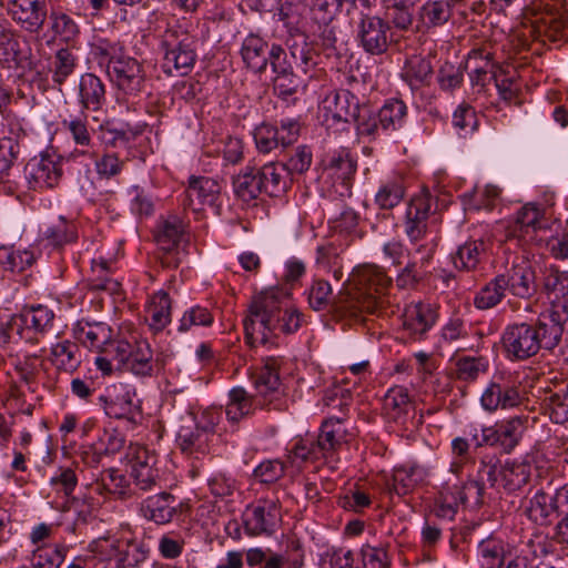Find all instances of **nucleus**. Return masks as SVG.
I'll use <instances>...</instances> for the list:
<instances>
[{
  "label": "nucleus",
  "mask_w": 568,
  "mask_h": 568,
  "mask_svg": "<svg viewBox=\"0 0 568 568\" xmlns=\"http://www.w3.org/2000/svg\"><path fill=\"white\" fill-rule=\"evenodd\" d=\"M171 298L164 291L153 294L149 305L150 327L160 332L171 322Z\"/></svg>",
  "instance_id": "obj_42"
},
{
  "label": "nucleus",
  "mask_w": 568,
  "mask_h": 568,
  "mask_svg": "<svg viewBox=\"0 0 568 568\" xmlns=\"http://www.w3.org/2000/svg\"><path fill=\"white\" fill-rule=\"evenodd\" d=\"M104 413L115 419H126L136 424L141 417V407L133 403V395L123 385L112 386L99 397Z\"/></svg>",
  "instance_id": "obj_19"
},
{
  "label": "nucleus",
  "mask_w": 568,
  "mask_h": 568,
  "mask_svg": "<svg viewBox=\"0 0 568 568\" xmlns=\"http://www.w3.org/2000/svg\"><path fill=\"white\" fill-rule=\"evenodd\" d=\"M438 314L430 304L418 303L406 310L403 328L413 341H423L437 322Z\"/></svg>",
  "instance_id": "obj_26"
},
{
  "label": "nucleus",
  "mask_w": 568,
  "mask_h": 568,
  "mask_svg": "<svg viewBox=\"0 0 568 568\" xmlns=\"http://www.w3.org/2000/svg\"><path fill=\"white\" fill-rule=\"evenodd\" d=\"M343 428L339 418H328L323 422L321 433L317 436L315 444L317 450L321 452L323 459L333 460L336 452L343 443Z\"/></svg>",
  "instance_id": "obj_32"
},
{
  "label": "nucleus",
  "mask_w": 568,
  "mask_h": 568,
  "mask_svg": "<svg viewBox=\"0 0 568 568\" xmlns=\"http://www.w3.org/2000/svg\"><path fill=\"white\" fill-rule=\"evenodd\" d=\"M255 170L261 181V187L266 195L278 196L286 191L285 172L278 162H270L260 168L255 166Z\"/></svg>",
  "instance_id": "obj_39"
},
{
  "label": "nucleus",
  "mask_w": 568,
  "mask_h": 568,
  "mask_svg": "<svg viewBox=\"0 0 568 568\" xmlns=\"http://www.w3.org/2000/svg\"><path fill=\"white\" fill-rule=\"evenodd\" d=\"M530 33L542 42H557L568 38V21L562 14L545 12L531 22Z\"/></svg>",
  "instance_id": "obj_28"
},
{
  "label": "nucleus",
  "mask_w": 568,
  "mask_h": 568,
  "mask_svg": "<svg viewBox=\"0 0 568 568\" xmlns=\"http://www.w3.org/2000/svg\"><path fill=\"white\" fill-rule=\"evenodd\" d=\"M361 557L364 568H388L390 560L383 546L365 544L361 548Z\"/></svg>",
  "instance_id": "obj_62"
},
{
  "label": "nucleus",
  "mask_w": 568,
  "mask_h": 568,
  "mask_svg": "<svg viewBox=\"0 0 568 568\" xmlns=\"http://www.w3.org/2000/svg\"><path fill=\"white\" fill-rule=\"evenodd\" d=\"M130 478L136 489L149 491L160 488V471L156 468V456L145 447H138L130 460Z\"/></svg>",
  "instance_id": "obj_20"
},
{
  "label": "nucleus",
  "mask_w": 568,
  "mask_h": 568,
  "mask_svg": "<svg viewBox=\"0 0 568 568\" xmlns=\"http://www.w3.org/2000/svg\"><path fill=\"white\" fill-rule=\"evenodd\" d=\"M8 11L23 30L31 33L40 32L48 17L45 0H9Z\"/></svg>",
  "instance_id": "obj_21"
},
{
  "label": "nucleus",
  "mask_w": 568,
  "mask_h": 568,
  "mask_svg": "<svg viewBox=\"0 0 568 568\" xmlns=\"http://www.w3.org/2000/svg\"><path fill=\"white\" fill-rule=\"evenodd\" d=\"M74 335L84 346L101 353L105 344L111 341L112 328L102 322H78Z\"/></svg>",
  "instance_id": "obj_33"
},
{
  "label": "nucleus",
  "mask_w": 568,
  "mask_h": 568,
  "mask_svg": "<svg viewBox=\"0 0 568 568\" xmlns=\"http://www.w3.org/2000/svg\"><path fill=\"white\" fill-rule=\"evenodd\" d=\"M240 53L247 69L262 73L270 61L271 45L258 34L250 33L244 38Z\"/></svg>",
  "instance_id": "obj_29"
},
{
  "label": "nucleus",
  "mask_w": 568,
  "mask_h": 568,
  "mask_svg": "<svg viewBox=\"0 0 568 568\" xmlns=\"http://www.w3.org/2000/svg\"><path fill=\"white\" fill-rule=\"evenodd\" d=\"M182 507V503L170 493L149 496L140 505L141 515L156 525H165L173 520Z\"/></svg>",
  "instance_id": "obj_25"
},
{
  "label": "nucleus",
  "mask_w": 568,
  "mask_h": 568,
  "mask_svg": "<svg viewBox=\"0 0 568 568\" xmlns=\"http://www.w3.org/2000/svg\"><path fill=\"white\" fill-rule=\"evenodd\" d=\"M500 275L504 277L507 292L511 295L524 300L536 295L538 290L536 273L529 262L514 264Z\"/></svg>",
  "instance_id": "obj_24"
},
{
  "label": "nucleus",
  "mask_w": 568,
  "mask_h": 568,
  "mask_svg": "<svg viewBox=\"0 0 568 568\" xmlns=\"http://www.w3.org/2000/svg\"><path fill=\"white\" fill-rule=\"evenodd\" d=\"M20 154V143L16 138L0 139V182H3Z\"/></svg>",
  "instance_id": "obj_54"
},
{
  "label": "nucleus",
  "mask_w": 568,
  "mask_h": 568,
  "mask_svg": "<svg viewBox=\"0 0 568 568\" xmlns=\"http://www.w3.org/2000/svg\"><path fill=\"white\" fill-rule=\"evenodd\" d=\"M558 509L559 505L555 496H549L544 489H539L528 500L524 513L534 524L546 526L550 523V515Z\"/></svg>",
  "instance_id": "obj_34"
},
{
  "label": "nucleus",
  "mask_w": 568,
  "mask_h": 568,
  "mask_svg": "<svg viewBox=\"0 0 568 568\" xmlns=\"http://www.w3.org/2000/svg\"><path fill=\"white\" fill-rule=\"evenodd\" d=\"M506 292L504 277L498 274L478 291L474 298V305L478 310L493 308L503 301Z\"/></svg>",
  "instance_id": "obj_43"
},
{
  "label": "nucleus",
  "mask_w": 568,
  "mask_h": 568,
  "mask_svg": "<svg viewBox=\"0 0 568 568\" xmlns=\"http://www.w3.org/2000/svg\"><path fill=\"white\" fill-rule=\"evenodd\" d=\"M432 206L433 197L426 190L410 199L405 215V233L412 242L423 239L426 234Z\"/></svg>",
  "instance_id": "obj_23"
},
{
  "label": "nucleus",
  "mask_w": 568,
  "mask_h": 568,
  "mask_svg": "<svg viewBox=\"0 0 568 568\" xmlns=\"http://www.w3.org/2000/svg\"><path fill=\"white\" fill-rule=\"evenodd\" d=\"M353 285H344L334 296L331 284L314 280L307 291V301L316 312L327 311L338 318L359 321L364 314L382 315L389 306L388 290L393 284L386 272L372 264L353 272Z\"/></svg>",
  "instance_id": "obj_1"
},
{
  "label": "nucleus",
  "mask_w": 568,
  "mask_h": 568,
  "mask_svg": "<svg viewBox=\"0 0 568 568\" xmlns=\"http://www.w3.org/2000/svg\"><path fill=\"white\" fill-rule=\"evenodd\" d=\"M256 409L284 410V406H273L256 393L248 394L243 387H234L229 393V403L225 407V415L229 422L237 424L240 420L254 415Z\"/></svg>",
  "instance_id": "obj_18"
},
{
  "label": "nucleus",
  "mask_w": 568,
  "mask_h": 568,
  "mask_svg": "<svg viewBox=\"0 0 568 568\" xmlns=\"http://www.w3.org/2000/svg\"><path fill=\"white\" fill-rule=\"evenodd\" d=\"M108 74L119 94L126 102L135 103L146 91V77L143 65L128 55H112L108 63Z\"/></svg>",
  "instance_id": "obj_8"
},
{
  "label": "nucleus",
  "mask_w": 568,
  "mask_h": 568,
  "mask_svg": "<svg viewBox=\"0 0 568 568\" xmlns=\"http://www.w3.org/2000/svg\"><path fill=\"white\" fill-rule=\"evenodd\" d=\"M212 323V313L206 307L195 305L184 312L180 320L179 331L187 332L193 326H210Z\"/></svg>",
  "instance_id": "obj_59"
},
{
  "label": "nucleus",
  "mask_w": 568,
  "mask_h": 568,
  "mask_svg": "<svg viewBox=\"0 0 568 568\" xmlns=\"http://www.w3.org/2000/svg\"><path fill=\"white\" fill-rule=\"evenodd\" d=\"M405 195L404 180L400 176L383 183L375 195V203L382 210H392L398 205Z\"/></svg>",
  "instance_id": "obj_46"
},
{
  "label": "nucleus",
  "mask_w": 568,
  "mask_h": 568,
  "mask_svg": "<svg viewBox=\"0 0 568 568\" xmlns=\"http://www.w3.org/2000/svg\"><path fill=\"white\" fill-rule=\"evenodd\" d=\"M156 258L163 268H178L185 256L187 243L183 221L176 215L158 221L154 231Z\"/></svg>",
  "instance_id": "obj_7"
},
{
  "label": "nucleus",
  "mask_w": 568,
  "mask_h": 568,
  "mask_svg": "<svg viewBox=\"0 0 568 568\" xmlns=\"http://www.w3.org/2000/svg\"><path fill=\"white\" fill-rule=\"evenodd\" d=\"M282 521L277 499L261 498L247 505L242 514L244 531L250 537L272 536Z\"/></svg>",
  "instance_id": "obj_11"
},
{
  "label": "nucleus",
  "mask_w": 568,
  "mask_h": 568,
  "mask_svg": "<svg viewBox=\"0 0 568 568\" xmlns=\"http://www.w3.org/2000/svg\"><path fill=\"white\" fill-rule=\"evenodd\" d=\"M54 312L45 305H26L20 313L12 315L0 327V342L24 341L37 344L40 337L51 333L54 326Z\"/></svg>",
  "instance_id": "obj_4"
},
{
  "label": "nucleus",
  "mask_w": 568,
  "mask_h": 568,
  "mask_svg": "<svg viewBox=\"0 0 568 568\" xmlns=\"http://www.w3.org/2000/svg\"><path fill=\"white\" fill-rule=\"evenodd\" d=\"M278 368V359L270 356L264 359L260 368L251 374L257 396L266 399L273 406H284Z\"/></svg>",
  "instance_id": "obj_16"
},
{
  "label": "nucleus",
  "mask_w": 568,
  "mask_h": 568,
  "mask_svg": "<svg viewBox=\"0 0 568 568\" xmlns=\"http://www.w3.org/2000/svg\"><path fill=\"white\" fill-rule=\"evenodd\" d=\"M301 125L296 120L281 121L280 126L262 123L253 132L256 149L261 153H270L277 149H286L295 143L300 136Z\"/></svg>",
  "instance_id": "obj_13"
},
{
  "label": "nucleus",
  "mask_w": 568,
  "mask_h": 568,
  "mask_svg": "<svg viewBox=\"0 0 568 568\" xmlns=\"http://www.w3.org/2000/svg\"><path fill=\"white\" fill-rule=\"evenodd\" d=\"M209 433L204 429L181 427L178 434V444L185 454H205L207 450Z\"/></svg>",
  "instance_id": "obj_49"
},
{
  "label": "nucleus",
  "mask_w": 568,
  "mask_h": 568,
  "mask_svg": "<svg viewBox=\"0 0 568 568\" xmlns=\"http://www.w3.org/2000/svg\"><path fill=\"white\" fill-rule=\"evenodd\" d=\"M544 290L548 294H555V298L568 297V272L550 270L544 277Z\"/></svg>",
  "instance_id": "obj_63"
},
{
  "label": "nucleus",
  "mask_w": 568,
  "mask_h": 568,
  "mask_svg": "<svg viewBox=\"0 0 568 568\" xmlns=\"http://www.w3.org/2000/svg\"><path fill=\"white\" fill-rule=\"evenodd\" d=\"M501 348L510 361H526L540 349L557 347L551 338V329L542 326L538 317L530 322L508 324L501 334Z\"/></svg>",
  "instance_id": "obj_3"
},
{
  "label": "nucleus",
  "mask_w": 568,
  "mask_h": 568,
  "mask_svg": "<svg viewBox=\"0 0 568 568\" xmlns=\"http://www.w3.org/2000/svg\"><path fill=\"white\" fill-rule=\"evenodd\" d=\"M538 320L547 331L551 329V338L558 346L568 323V297L554 298L549 308L539 314Z\"/></svg>",
  "instance_id": "obj_30"
},
{
  "label": "nucleus",
  "mask_w": 568,
  "mask_h": 568,
  "mask_svg": "<svg viewBox=\"0 0 568 568\" xmlns=\"http://www.w3.org/2000/svg\"><path fill=\"white\" fill-rule=\"evenodd\" d=\"M29 189H52L58 185L62 169L59 160L49 154L30 159L23 169Z\"/></svg>",
  "instance_id": "obj_17"
},
{
  "label": "nucleus",
  "mask_w": 568,
  "mask_h": 568,
  "mask_svg": "<svg viewBox=\"0 0 568 568\" xmlns=\"http://www.w3.org/2000/svg\"><path fill=\"white\" fill-rule=\"evenodd\" d=\"M480 568H500L505 560L504 542L489 537L478 545Z\"/></svg>",
  "instance_id": "obj_48"
},
{
  "label": "nucleus",
  "mask_w": 568,
  "mask_h": 568,
  "mask_svg": "<svg viewBox=\"0 0 568 568\" xmlns=\"http://www.w3.org/2000/svg\"><path fill=\"white\" fill-rule=\"evenodd\" d=\"M94 490L100 495H116L120 499H129L134 495L130 480L118 468L102 470L95 480Z\"/></svg>",
  "instance_id": "obj_31"
},
{
  "label": "nucleus",
  "mask_w": 568,
  "mask_h": 568,
  "mask_svg": "<svg viewBox=\"0 0 568 568\" xmlns=\"http://www.w3.org/2000/svg\"><path fill=\"white\" fill-rule=\"evenodd\" d=\"M165 366L164 356L153 358V352L148 341H134L130 348V355L121 371L132 373L140 377L153 376Z\"/></svg>",
  "instance_id": "obj_22"
},
{
  "label": "nucleus",
  "mask_w": 568,
  "mask_h": 568,
  "mask_svg": "<svg viewBox=\"0 0 568 568\" xmlns=\"http://www.w3.org/2000/svg\"><path fill=\"white\" fill-rule=\"evenodd\" d=\"M50 20L52 22L51 29L54 34L60 36L64 40H72L78 33V24L67 13L53 10L50 13Z\"/></svg>",
  "instance_id": "obj_61"
},
{
  "label": "nucleus",
  "mask_w": 568,
  "mask_h": 568,
  "mask_svg": "<svg viewBox=\"0 0 568 568\" xmlns=\"http://www.w3.org/2000/svg\"><path fill=\"white\" fill-rule=\"evenodd\" d=\"M359 124V134L377 138L383 133L398 131L404 128L407 115L406 104L398 99H392L375 112L369 105L364 106Z\"/></svg>",
  "instance_id": "obj_10"
},
{
  "label": "nucleus",
  "mask_w": 568,
  "mask_h": 568,
  "mask_svg": "<svg viewBox=\"0 0 568 568\" xmlns=\"http://www.w3.org/2000/svg\"><path fill=\"white\" fill-rule=\"evenodd\" d=\"M160 48L163 52V72L169 75H187L197 59L195 37L182 29L169 28L161 36Z\"/></svg>",
  "instance_id": "obj_5"
},
{
  "label": "nucleus",
  "mask_w": 568,
  "mask_h": 568,
  "mask_svg": "<svg viewBox=\"0 0 568 568\" xmlns=\"http://www.w3.org/2000/svg\"><path fill=\"white\" fill-rule=\"evenodd\" d=\"M346 0H313L311 11L313 19L320 24L332 22L338 12H341Z\"/></svg>",
  "instance_id": "obj_58"
},
{
  "label": "nucleus",
  "mask_w": 568,
  "mask_h": 568,
  "mask_svg": "<svg viewBox=\"0 0 568 568\" xmlns=\"http://www.w3.org/2000/svg\"><path fill=\"white\" fill-rule=\"evenodd\" d=\"M284 294L277 290L261 293L251 304L248 315L244 318L245 342L255 346L270 343L280 333H295L302 323L303 314L287 305Z\"/></svg>",
  "instance_id": "obj_2"
},
{
  "label": "nucleus",
  "mask_w": 568,
  "mask_h": 568,
  "mask_svg": "<svg viewBox=\"0 0 568 568\" xmlns=\"http://www.w3.org/2000/svg\"><path fill=\"white\" fill-rule=\"evenodd\" d=\"M287 50L280 44H271V57L268 63L274 73L296 70H315L317 65V53L307 43L306 37L300 34L286 42Z\"/></svg>",
  "instance_id": "obj_9"
},
{
  "label": "nucleus",
  "mask_w": 568,
  "mask_h": 568,
  "mask_svg": "<svg viewBox=\"0 0 568 568\" xmlns=\"http://www.w3.org/2000/svg\"><path fill=\"white\" fill-rule=\"evenodd\" d=\"M486 253L487 243L483 239L468 241L452 255V261L456 270L470 272L477 268Z\"/></svg>",
  "instance_id": "obj_35"
},
{
  "label": "nucleus",
  "mask_w": 568,
  "mask_h": 568,
  "mask_svg": "<svg viewBox=\"0 0 568 568\" xmlns=\"http://www.w3.org/2000/svg\"><path fill=\"white\" fill-rule=\"evenodd\" d=\"M500 483L508 493H515L525 487L531 476V466L521 462H506L499 469Z\"/></svg>",
  "instance_id": "obj_38"
},
{
  "label": "nucleus",
  "mask_w": 568,
  "mask_h": 568,
  "mask_svg": "<svg viewBox=\"0 0 568 568\" xmlns=\"http://www.w3.org/2000/svg\"><path fill=\"white\" fill-rule=\"evenodd\" d=\"M44 237L55 248L74 243L78 240L77 224L60 216L59 222L45 231Z\"/></svg>",
  "instance_id": "obj_47"
},
{
  "label": "nucleus",
  "mask_w": 568,
  "mask_h": 568,
  "mask_svg": "<svg viewBox=\"0 0 568 568\" xmlns=\"http://www.w3.org/2000/svg\"><path fill=\"white\" fill-rule=\"evenodd\" d=\"M312 70H300V72H297L294 70L275 73L273 85L277 97L286 100L297 93L300 88L305 85V77Z\"/></svg>",
  "instance_id": "obj_45"
},
{
  "label": "nucleus",
  "mask_w": 568,
  "mask_h": 568,
  "mask_svg": "<svg viewBox=\"0 0 568 568\" xmlns=\"http://www.w3.org/2000/svg\"><path fill=\"white\" fill-rule=\"evenodd\" d=\"M36 262L34 253L30 250H14L13 247H0V265L12 273H22Z\"/></svg>",
  "instance_id": "obj_44"
},
{
  "label": "nucleus",
  "mask_w": 568,
  "mask_h": 568,
  "mask_svg": "<svg viewBox=\"0 0 568 568\" xmlns=\"http://www.w3.org/2000/svg\"><path fill=\"white\" fill-rule=\"evenodd\" d=\"M219 183L206 176H191L187 185V196L200 195L204 205H213L219 197Z\"/></svg>",
  "instance_id": "obj_50"
},
{
  "label": "nucleus",
  "mask_w": 568,
  "mask_h": 568,
  "mask_svg": "<svg viewBox=\"0 0 568 568\" xmlns=\"http://www.w3.org/2000/svg\"><path fill=\"white\" fill-rule=\"evenodd\" d=\"M75 67L77 58L69 49L58 50L53 61V82L58 84L64 83L74 72Z\"/></svg>",
  "instance_id": "obj_57"
},
{
  "label": "nucleus",
  "mask_w": 568,
  "mask_h": 568,
  "mask_svg": "<svg viewBox=\"0 0 568 568\" xmlns=\"http://www.w3.org/2000/svg\"><path fill=\"white\" fill-rule=\"evenodd\" d=\"M390 26L378 16L361 13L356 22V40L359 47L372 55H379L389 45Z\"/></svg>",
  "instance_id": "obj_14"
},
{
  "label": "nucleus",
  "mask_w": 568,
  "mask_h": 568,
  "mask_svg": "<svg viewBox=\"0 0 568 568\" xmlns=\"http://www.w3.org/2000/svg\"><path fill=\"white\" fill-rule=\"evenodd\" d=\"M233 190L240 200L247 203L264 193L255 166H246L233 178Z\"/></svg>",
  "instance_id": "obj_41"
},
{
  "label": "nucleus",
  "mask_w": 568,
  "mask_h": 568,
  "mask_svg": "<svg viewBox=\"0 0 568 568\" xmlns=\"http://www.w3.org/2000/svg\"><path fill=\"white\" fill-rule=\"evenodd\" d=\"M367 104H361L359 99L349 90H335L328 93L320 105V119L328 130L345 131L348 124L355 123L359 132L362 111Z\"/></svg>",
  "instance_id": "obj_6"
},
{
  "label": "nucleus",
  "mask_w": 568,
  "mask_h": 568,
  "mask_svg": "<svg viewBox=\"0 0 568 568\" xmlns=\"http://www.w3.org/2000/svg\"><path fill=\"white\" fill-rule=\"evenodd\" d=\"M462 0H427L419 8V19L427 28H437L447 23L453 16V8Z\"/></svg>",
  "instance_id": "obj_36"
},
{
  "label": "nucleus",
  "mask_w": 568,
  "mask_h": 568,
  "mask_svg": "<svg viewBox=\"0 0 568 568\" xmlns=\"http://www.w3.org/2000/svg\"><path fill=\"white\" fill-rule=\"evenodd\" d=\"M384 407L395 420L406 414L407 408L410 407L408 389L404 386H394L388 389L384 397Z\"/></svg>",
  "instance_id": "obj_52"
},
{
  "label": "nucleus",
  "mask_w": 568,
  "mask_h": 568,
  "mask_svg": "<svg viewBox=\"0 0 568 568\" xmlns=\"http://www.w3.org/2000/svg\"><path fill=\"white\" fill-rule=\"evenodd\" d=\"M63 128L71 134L75 144L89 146L91 143V134L88 129V115L81 111L79 115H71L62 121Z\"/></svg>",
  "instance_id": "obj_55"
},
{
  "label": "nucleus",
  "mask_w": 568,
  "mask_h": 568,
  "mask_svg": "<svg viewBox=\"0 0 568 568\" xmlns=\"http://www.w3.org/2000/svg\"><path fill=\"white\" fill-rule=\"evenodd\" d=\"M550 419L556 424L568 422V394L554 393L546 399Z\"/></svg>",
  "instance_id": "obj_64"
},
{
  "label": "nucleus",
  "mask_w": 568,
  "mask_h": 568,
  "mask_svg": "<svg viewBox=\"0 0 568 568\" xmlns=\"http://www.w3.org/2000/svg\"><path fill=\"white\" fill-rule=\"evenodd\" d=\"M106 88L94 73H84L79 81V104L81 111L99 112L106 104Z\"/></svg>",
  "instance_id": "obj_27"
},
{
  "label": "nucleus",
  "mask_w": 568,
  "mask_h": 568,
  "mask_svg": "<svg viewBox=\"0 0 568 568\" xmlns=\"http://www.w3.org/2000/svg\"><path fill=\"white\" fill-rule=\"evenodd\" d=\"M528 416H514L494 426L481 427L478 445L500 446L506 453L511 452L520 442L527 429Z\"/></svg>",
  "instance_id": "obj_15"
},
{
  "label": "nucleus",
  "mask_w": 568,
  "mask_h": 568,
  "mask_svg": "<svg viewBox=\"0 0 568 568\" xmlns=\"http://www.w3.org/2000/svg\"><path fill=\"white\" fill-rule=\"evenodd\" d=\"M65 547L61 545L44 546L33 551L31 566L33 568H59L65 558Z\"/></svg>",
  "instance_id": "obj_51"
},
{
  "label": "nucleus",
  "mask_w": 568,
  "mask_h": 568,
  "mask_svg": "<svg viewBox=\"0 0 568 568\" xmlns=\"http://www.w3.org/2000/svg\"><path fill=\"white\" fill-rule=\"evenodd\" d=\"M456 367L460 381H475L480 373L486 372L487 362L483 357L464 356L457 361Z\"/></svg>",
  "instance_id": "obj_60"
},
{
  "label": "nucleus",
  "mask_w": 568,
  "mask_h": 568,
  "mask_svg": "<svg viewBox=\"0 0 568 568\" xmlns=\"http://www.w3.org/2000/svg\"><path fill=\"white\" fill-rule=\"evenodd\" d=\"M432 74L430 61L420 55H413L406 60L400 75L412 89H417L427 84Z\"/></svg>",
  "instance_id": "obj_40"
},
{
  "label": "nucleus",
  "mask_w": 568,
  "mask_h": 568,
  "mask_svg": "<svg viewBox=\"0 0 568 568\" xmlns=\"http://www.w3.org/2000/svg\"><path fill=\"white\" fill-rule=\"evenodd\" d=\"M92 550L106 556L115 562L116 568L136 567L149 555L146 546L136 540L100 538L92 544Z\"/></svg>",
  "instance_id": "obj_12"
},
{
  "label": "nucleus",
  "mask_w": 568,
  "mask_h": 568,
  "mask_svg": "<svg viewBox=\"0 0 568 568\" xmlns=\"http://www.w3.org/2000/svg\"><path fill=\"white\" fill-rule=\"evenodd\" d=\"M313 154L311 149L306 145H300L294 150L290 158L280 163V165L283 166L284 172L290 175L303 174L310 169Z\"/></svg>",
  "instance_id": "obj_56"
},
{
  "label": "nucleus",
  "mask_w": 568,
  "mask_h": 568,
  "mask_svg": "<svg viewBox=\"0 0 568 568\" xmlns=\"http://www.w3.org/2000/svg\"><path fill=\"white\" fill-rule=\"evenodd\" d=\"M50 361L58 369L72 373L82 362L80 346L69 339L58 342L50 349Z\"/></svg>",
  "instance_id": "obj_37"
},
{
  "label": "nucleus",
  "mask_w": 568,
  "mask_h": 568,
  "mask_svg": "<svg viewBox=\"0 0 568 568\" xmlns=\"http://www.w3.org/2000/svg\"><path fill=\"white\" fill-rule=\"evenodd\" d=\"M21 59L19 38L10 31H2L0 33V64L7 68L17 67Z\"/></svg>",
  "instance_id": "obj_53"
}]
</instances>
